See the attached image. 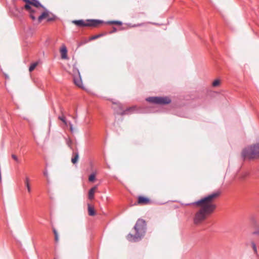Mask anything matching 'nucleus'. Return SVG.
Instances as JSON below:
<instances>
[{"instance_id":"1","label":"nucleus","mask_w":259,"mask_h":259,"mask_svg":"<svg viewBox=\"0 0 259 259\" xmlns=\"http://www.w3.org/2000/svg\"><path fill=\"white\" fill-rule=\"evenodd\" d=\"M220 192L213 193L196 202L194 204L202 207L200 210H214L217 207L216 198Z\"/></svg>"},{"instance_id":"2","label":"nucleus","mask_w":259,"mask_h":259,"mask_svg":"<svg viewBox=\"0 0 259 259\" xmlns=\"http://www.w3.org/2000/svg\"><path fill=\"white\" fill-rule=\"evenodd\" d=\"M146 222L142 219H139L135 226L134 229L136 231L135 235L128 234L127 238L131 241H136L140 239L145 233Z\"/></svg>"},{"instance_id":"3","label":"nucleus","mask_w":259,"mask_h":259,"mask_svg":"<svg viewBox=\"0 0 259 259\" xmlns=\"http://www.w3.org/2000/svg\"><path fill=\"white\" fill-rule=\"evenodd\" d=\"M243 159H253L259 158V143L244 148L242 151Z\"/></svg>"},{"instance_id":"4","label":"nucleus","mask_w":259,"mask_h":259,"mask_svg":"<svg viewBox=\"0 0 259 259\" xmlns=\"http://www.w3.org/2000/svg\"><path fill=\"white\" fill-rule=\"evenodd\" d=\"M146 100L152 103L165 105L170 103L171 100L167 97H151L146 98Z\"/></svg>"},{"instance_id":"5","label":"nucleus","mask_w":259,"mask_h":259,"mask_svg":"<svg viewBox=\"0 0 259 259\" xmlns=\"http://www.w3.org/2000/svg\"><path fill=\"white\" fill-rule=\"evenodd\" d=\"M73 23L78 26H97L102 23V21L98 20H89L87 22L83 20H74Z\"/></svg>"},{"instance_id":"6","label":"nucleus","mask_w":259,"mask_h":259,"mask_svg":"<svg viewBox=\"0 0 259 259\" xmlns=\"http://www.w3.org/2000/svg\"><path fill=\"white\" fill-rule=\"evenodd\" d=\"M210 211H197L194 219V223L198 224L204 220L209 214Z\"/></svg>"},{"instance_id":"7","label":"nucleus","mask_w":259,"mask_h":259,"mask_svg":"<svg viewBox=\"0 0 259 259\" xmlns=\"http://www.w3.org/2000/svg\"><path fill=\"white\" fill-rule=\"evenodd\" d=\"M73 81L76 85L82 88V82L80 77V73L78 70L76 68H73Z\"/></svg>"},{"instance_id":"8","label":"nucleus","mask_w":259,"mask_h":259,"mask_svg":"<svg viewBox=\"0 0 259 259\" xmlns=\"http://www.w3.org/2000/svg\"><path fill=\"white\" fill-rule=\"evenodd\" d=\"M137 203L140 205H148L151 203V200L147 197L140 196L138 197Z\"/></svg>"},{"instance_id":"9","label":"nucleus","mask_w":259,"mask_h":259,"mask_svg":"<svg viewBox=\"0 0 259 259\" xmlns=\"http://www.w3.org/2000/svg\"><path fill=\"white\" fill-rule=\"evenodd\" d=\"M24 8L28 11L30 12V17L31 18L32 20H36V17L34 15L35 12L31 8V6H29L28 4H26L24 6Z\"/></svg>"},{"instance_id":"10","label":"nucleus","mask_w":259,"mask_h":259,"mask_svg":"<svg viewBox=\"0 0 259 259\" xmlns=\"http://www.w3.org/2000/svg\"><path fill=\"white\" fill-rule=\"evenodd\" d=\"M79 158V153L77 151V149L75 151H72V158H71V162L73 164H75L78 162Z\"/></svg>"},{"instance_id":"11","label":"nucleus","mask_w":259,"mask_h":259,"mask_svg":"<svg viewBox=\"0 0 259 259\" xmlns=\"http://www.w3.org/2000/svg\"><path fill=\"white\" fill-rule=\"evenodd\" d=\"M61 58L63 59H67V50L65 45H63L60 49Z\"/></svg>"},{"instance_id":"12","label":"nucleus","mask_w":259,"mask_h":259,"mask_svg":"<svg viewBox=\"0 0 259 259\" xmlns=\"http://www.w3.org/2000/svg\"><path fill=\"white\" fill-rule=\"evenodd\" d=\"M97 186H95L94 187H93V188H92L90 190H89V195H88V197H89V199H93L94 197V194H95V191L97 190Z\"/></svg>"},{"instance_id":"13","label":"nucleus","mask_w":259,"mask_h":259,"mask_svg":"<svg viewBox=\"0 0 259 259\" xmlns=\"http://www.w3.org/2000/svg\"><path fill=\"white\" fill-rule=\"evenodd\" d=\"M25 186L26 187L29 193L31 192V188L30 186V179L28 176H26L24 180Z\"/></svg>"},{"instance_id":"14","label":"nucleus","mask_w":259,"mask_h":259,"mask_svg":"<svg viewBox=\"0 0 259 259\" xmlns=\"http://www.w3.org/2000/svg\"><path fill=\"white\" fill-rule=\"evenodd\" d=\"M48 16L49 14L48 11L43 12L40 16H38L37 19L38 22L40 23L43 19L48 18Z\"/></svg>"},{"instance_id":"15","label":"nucleus","mask_w":259,"mask_h":259,"mask_svg":"<svg viewBox=\"0 0 259 259\" xmlns=\"http://www.w3.org/2000/svg\"><path fill=\"white\" fill-rule=\"evenodd\" d=\"M30 5L36 8H38L39 7L43 8V6L37 0H31Z\"/></svg>"},{"instance_id":"16","label":"nucleus","mask_w":259,"mask_h":259,"mask_svg":"<svg viewBox=\"0 0 259 259\" xmlns=\"http://www.w3.org/2000/svg\"><path fill=\"white\" fill-rule=\"evenodd\" d=\"M53 231L55 235V241L56 242H58L59 240L58 233L57 230L54 227H53Z\"/></svg>"},{"instance_id":"17","label":"nucleus","mask_w":259,"mask_h":259,"mask_svg":"<svg viewBox=\"0 0 259 259\" xmlns=\"http://www.w3.org/2000/svg\"><path fill=\"white\" fill-rule=\"evenodd\" d=\"M135 107H132L127 108L126 110H124L122 112L121 114L122 115L127 114L130 112H132L135 109Z\"/></svg>"},{"instance_id":"18","label":"nucleus","mask_w":259,"mask_h":259,"mask_svg":"<svg viewBox=\"0 0 259 259\" xmlns=\"http://www.w3.org/2000/svg\"><path fill=\"white\" fill-rule=\"evenodd\" d=\"M37 65V62H35V63H32L30 65V66L29 67V71L30 72L32 71L34 69V68L36 67Z\"/></svg>"},{"instance_id":"19","label":"nucleus","mask_w":259,"mask_h":259,"mask_svg":"<svg viewBox=\"0 0 259 259\" xmlns=\"http://www.w3.org/2000/svg\"><path fill=\"white\" fill-rule=\"evenodd\" d=\"M108 23L111 24H117V25H121L122 24V22L121 21H109L108 22Z\"/></svg>"},{"instance_id":"20","label":"nucleus","mask_w":259,"mask_h":259,"mask_svg":"<svg viewBox=\"0 0 259 259\" xmlns=\"http://www.w3.org/2000/svg\"><path fill=\"white\" fill-rule=\"evenodd\" d=\"M251 247L252 248L254 253L257 254V248L254 242H251Z\"/></svg>"},{"instance_id":"21","label":"nucleus","mask_w":259,"mask_h":259,"mask_svg":"<svg viewBox=\"0 0 259 259\" xmlns=\"http://www.w3.org/2000/svg\"><path fill=\"white\" fill-rule=\"evenodd\" d=\"M59 119L60 120H61L63 123H64L66 125H67V122L66 120V119H65V117H64V115H62V116H59Z\"/></svg>"},{"instance_id":"22","label":"nucleus","mask_w":259,"mask_h":259,"mask_svg":"<svg viewBox=\"0 0 259 259\" xmlns=\"http://www.w3.org/2000/svg\"><path fill=\"white\" fill-rule=\"evenodd\" d=\"M95 175L94 174H92L89 176V181L93 182L95 180Z\"/></svg>"},{"instance_id":"23","label":"nucleus","mask_w":259,"mask_h":259,"mask_svg":"<svg viewBox=\"0 0 259 259\" xmlns=\"http://www.w3.org/2000/svg\"><path fill=\"white\" fill-rule=\"evenodd\" d=\"M72 141L70 139H66V144L68 145V147H69L71 149H72L71 147V144H72Z\"/></svg>"},{"instance_id":"24","label":"nucleus","mask_w":259,"mask_h":259,"mask_svg":"<svg viewBox=\"0 0 259 259\" xmlns=\"http://www.w3.org/2000/svg\"><path fill=\"white\" fill-rule=\"evenodd\" d=\"M12 158H13L14 160H15L17 162H18V163L20 162V160H19V159H18V158L17 157V156L16 155H15V154H12Z\"/></svg>"},{"instance_id":"25","label":"nucleus","mask_w":259,"mask_h":259,"mask_svg":"<svg viewBox=\"0 0 259 259\" xmlns=\"http://www.w3.org/2000/svg\"><path fill=\"white\" fill-rule=\"evenodd\" d=\"M220 84V81L218 79H216L212 82V85L213 87L218 86Z\"/></svg>"},{"instance_id":"26","label":"nucleus","mask_w":259,"mask_h":259,"mask_svg":"<svg viewBox=\"0 0 259 259\" xmlns=\"http://www.w3.org/2000/svg\"><path fill=\"white\" fill-rule=\"evenodd\" d=\"M97 214V211H89V215L90 216H94Z\"/></svg>"},{"instance_id":"27","label":"nucleus","mask_w":259,"mask_h":259,"mask_svg":"<svg viewBox=\"0 0 259 259\" xmlns=\"http://www.w3.org/2000/svg\"><path fill=\"white\" fill-rule=\"evenodd\" d=\"M69 126H70V130L71 132H73V125H72V124L70 122L69 123Z\"/></svg>"},{"instance_id":"28","label":"nucleus","mask_w":259,"mask_h":259,"mask_svg":"<svg viewBox=\"0 0 259 259\" xmlns=\"http://www.w3.org/2000/svg\"><path fill=\"white\" fill-rule=\"evenodd\" d=\"M23 2L26 3V4H28L30 6L31 0H22Z\"/></svg>"},{"instance_id":"29","label":"nucleus","mask_w":259,"mask_h":259,"mask_svg":"<svg viewBox=\"0 0 259 259\" xmlns=\"http://www.w3.org/2000/svg\"><path fill=\"white\" fill-rule=\"evenodd\" d=\"M101 34H99V35H95L94 36L92 37V39H96L98 37H99L100 36H101Z\"/></svg>"},{"instance_id":"30","label":"nucleus","mask_w":259,"mask_h":259,"mask_svg":"<svg viewBox=\"0 0 259 259\" xmlns=\"http://www.w3.org/2000/svg\"><path fill=\"white\" fill-rule=\"evenodd\" d=\"M44 175L45 177H46L47 178L48 177V171L47 170H45L44 171Z\"/></svg>"},{"instance_id":"31","label":"nucleus","mask_w":259,"mask_h":259,"mask_svg":"<svg viewBox=\"0 0 259 259\" xmlns=\"http://www.w3.org/2000/svg\"><path fill=\"white\" fill-rule=\"evenodd\" d=\"M88 210H94V208L91 205H89L88 206Z\"/></svg>"},{"instance_id":"32","label":"nucleus","mask_w":259,"mask_h":259,"mask_svg":"<svg viewBox=\"0 0 259 259\" xmlns=\"http://www.w3.org/2000/svg\"><path fill=\"white\" fill-rule=\"evenodd\" d=\"M117 30L116 28L114 27L113 30L110 33H113L116 32Z\"/></svg>"},{"instance_id":"33","label":"nucleus","mask_w":259,"mask_h":259,"mask_svg":"<svg viewBox=\"0 0 259 259\" xmlns=\"http://www.w3.org/2000/svg\"><path fill=\"white\" fill-rule=\"evenodd\" d=\"M53 20V18H48V21H52V20Z\"/></svg>"},{"instance_id":"34","label":"nucleus","mask_w":259,"mask_h":259,"mask_svg":"<svg viewBox=\"0 0 259 259\" xmlns=\"http://www.w3.org/2000/svg\"><path fill=\"white\" fill-rule=\"evenodd\" d=\"M15 9H16V11H18L17 8L16 7H15Z\"/></svg>"}]
</instances>
